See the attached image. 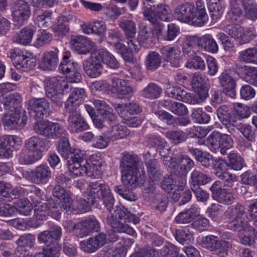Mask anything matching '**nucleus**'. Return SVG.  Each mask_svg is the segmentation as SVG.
Listing matches in <instances>:
<instances>
[{"label": "nucleus", "instance_id": "obj_1", "mask_svg": "<svg viewBox=\"0 0 257 257\" xmlns=\"http://www.w3.org/2000/svg\"><path fill=\"white\" fill-rule=\"evenodd\" d=\"M69 54L67 53L63 56L59 69L66 75L69 81L61 77H51L45 80L46 94L58 107L63 105V97L65 93L69 92L72 88L71 83H79L82 80V76L78 70V64L69 60Z\"/></svg>", "mask_w": 257, "mask_h": 257}, {"label": "nucleus", "instance_id": "obj_2", "mask_svg": "<svg viewBox=\"0 0 257 257\" xmlns=\"http://www.w3.org/2000/svg\"><path fill=\"white\" fill-rule=\"evenodd\" d=\"M234 212L235 218L228 223V228L239 231V238L241 244L247 246L253 245L257 240V231L248 224L244 208L239 206L234 209Z\"/></svg>", "mask_w": 257, "mask_h": 257}, {"label": "nucleus", "instance_id": "obj_3", "mask_svg": "<svg viewBox=\"0 0 257 257\" xmlns=\"http://www.w3.org/2000/svg\"><path fill=\"white\" fill-rule=\"evenodd\" d=\"M122 220L134 224L139 223L140 220L138 217L125 208H116L107 217V222L111 226L112 231L118 233H126L132 236L136 235V232L133 228L122 223L121 221Z\"/></svg>", "mask_w": 257, "mask_h": 257}, {"label": "nucleus", "instance_id": "obj_4", "mask_svg": "<svg viewBox=\"0 0 257 257\" xmlns=\"http://www.w3.org/2000/svg\"><path fill=\"white\" fill-rule=\"evenodd\" d=\"M87 190V199L90 200L92 204L102 199L107 209L111 211L114 199L107 185L97 182H92L89 184Z\"/></svg>", "mask_w": 257, "mask_h": 257}, {"label": "nucleus", "instance_id": "obj_5", "mask_svg": "<svg viewBox=\"0 0 257 257\" xmlns=\"http://www.w3.org/2000/svg\"><path fill=\"white\" fill-rule=\"evenodd\" d=\"M62 236V229L58 226H54L49 230H44L39 233L38 240L46 246L44 249L47 254L52 255L60 254L61 246L59 241Z\"/></svg>", "mask_w": 257, "mask_h": 257}, {"label": "nucleus", "instance_id": "obj_6", "mask_svg": "<svg viewBox=\"0 0 257 257\" xmlns=\"http://www.w3.org/2000/svg\"><path fill=\"white\" fill-rule=\"evenodd\" d=\"M173 156L169 160L164 161L165 165H168L167 161H171L169 167L170 171L176 176L181 177L184 179L188 172L194 167V161L188 156L181 153L173 154Z\"/></svg>", "mask_w": 257, "mask_h": 257}, {"label": "nucleus", "instance_id": "obj_7", "mask_svg": "<svg viewBox=\"0 0 257 257\" xmlns=\"http://www.w3.org/2000/svg\"><path fill=\"white\" fill-rule=\"evenodd\" d=\"M33 128L36 133L48 139H57L65 137L67 134L61 124L48 120H38Z\"/></svg>", "mask_w": 257, "mask_h": 257}, {"label": "nucleus", "instance_id": "obj_8", "mask_svg": "<svg viewBox=\"0 0 257 257\" xmlns=\"http://www.w3.org/2000/svg\"><path fill=\"white\" fill-rule=\"evenodd\" d=\"M30 114L35 119L48 117L51 112L49 102L45 98L32 99L29 101Z\"/></svg>", "mask_w": 257, "mask_h": 257}, {"label": "nucleus", "instance_id": "obj_9", "mask_svg": "<svg viewBox=\"0 0 257 257\" xmlns=\"http://www.w3.org/2000/svg\"><path fill=\"white\" fill-rule=\"evenodd\" d=\"M142 13L145 20L150 22L153 25L158 36L162 34L164 25L158 21L156 12V6L151 0H145L143 3Z\"/></svg>", "mask_w": 257, "mask_h": 257}, {"label": "nucleus", "instance_id": "obj_10", "mask_svg": "<svg viewBox=\"0 0 257 257\" xmlns=\"http://www.w3.org/2000/svg\"><path fill=\"white\" fill-rule=\"evenodd\" d=\"M121 180L124 187L127 189H134L142 186L146 180L145 173L139 170H130L121 172Z\"/></svg>", "mask_w": 257, "mask_h": 257}, {"label": "nucleus", "instance_id": "obj_11", "mask_svg": "<svg viewBox=\"0 0 257 257\" xmlns=\"http://www.w3.org/2000/svg\"><path fill=\"white\" fill-rule=\"evenodd\" d=\"M69 113L68 128L73 133H79L88 129L89 125L77 109H66Z\"/></svg>", "mask_w": 257, "mask_h": 257}, {"label": "nucleus", "instance_id": "obj_12", "mask_svg": "<svg viewBox=\"0 0 257 257\" xmlns=\"http://www.w3.org/2000/svg\"><path fill=\"white\" fill-rule=\"evenodd\" d=\"M175 16L179 21L183 23L192 22L196 25V12L195 6L190 3H186L179 6L175 11Z\"/></svg>", "mask_w": 257, "mask_h": 257}, {"label": "nucleus", "instance_id": "obj_13", "mask_svg": "<svg viewBox=\"0 0 257 257\" xmlns=\"http://www.w3.org/2000/svg\"><path fill=\"white\" fill-rule=\"evenodd\" d=\"M23 176L37 184H45L51 178V171L48 166L40 165L33 171L24 172Z\"/></svg>", "mask_w": 257, "mask_h": 257}, {"label": "nucleus", "instance_id": "obj_14", "mask_svg": "<svg viewBox=\"0 0 257 257\" xmlns=\"http://www.w3.org/2000/svg\"><path fill=\"white\" fill-rule=\"evenodd\" d=\"M20 110H16L6 114L2 118L4 126L10 130L23 127L27 123V117L25 111H23L22 116Z\"/></svg>", "mask_w": 257, "mask_h": 257}, {"label": "nucleus", "instance_id": "obj_15", "mask_svg": "<svg viewBox=\"0 0 257 257\" xmlns=\"http://www.w3.org/2000/svg\"><path fill=\"white\" fill-rule=\"evenodd\" d=\"M70 156V159L67 161L70 174H72V177L80 176L83 166L81 164L85 160L83 152L78 149H73Z\"/></svg>", "mask_w": 257, "mask_h": 257}, {"label": "nucleus", "instance_id": "obj_16", "mask_svg": "<svg viewBox=\"0 0 257 257\" xmlns=\"http://www.w3.org/2000/svg\"><path fill=\"white\" fill-rule=\"evenodd\" d=\"M208 78L204 74L199 72L193 74L191 85L197 94H199L201 99H206L208 96L209 84L207 83Z\"/></svg>", "mask_w": 257, "mask_h": 257}, {"label": "nucleus", "instance_id": "obj_17", "mask_svg": "<svg viewBox=\"0 0 257 257\" xmlns=\"http://www.w3.org/2000/svg\"><path fill=\"white\" fill-rule=\"evenodd\" d=\"M106 236L104 233L90 237L80 241L79 245L82 250L88 253L96 251L106 243Z\"/></svg>", "mask_w": 257, "mask_h": 257}, {"label": "nucleus", "instance_id": "obj_18", "mask_svg": "<svg viewBox=\"0 0 257 257\" xmlns=\"http://www.w3.org/2000/svg\"><path fill=\"white\" fill-rule=\"evenodd\" d=\"M17 69L23 71L32 69L36 66V59L15 51L11 53L10 56Z\"/></svg>", "mask_w": 257, "mask_h": 257}, {"label": "nucleus", "instance_id": "obj_19", "mask_svg": "<svg viewBox=\"0 0 257 257\" xmlns=\"http://www.w3.org/2000/svg\"><path fill=\"white\" fill-rule=\"evenodd\" d=\"M51 145L50 141L38 136H33L25 142V146L27 149L36 154L40 153L41 157L42 152L48 150Z\"/></svg>", "mask_w": 257, "mask_h": 257}, {"label": "nucleus", "instance_id": "obj_20", "mask_svg": "<svg viewBox=\"0 0 257 257\" xmlns=\"http://www.w3.org/2000/svg\"><path fill=\"white\" fill-rule=\"evenodd\" d=\"M70 44L73 49L81 54H86L95 49V43L81 35L72 36Z\"/></svg>", "mask_w": 257, "mask_h": 257}, {"label": "nucleus", "instance_id": "obj_21", "mask_svg": "<svg viewBox=\"0 0 257 257\" xmlns=\"http://www.w3.org/2000/svg\"><path fill=\"white\" fill-rule=\"evenodd\" d=\"M31 15L30 6L24 0H19L14 6V21L20 25H23Z\"/></svg>", "mask_w": 257, "mask_h": 257}, {"label": "nucleus", "instance_id": "obj_22", "mask_svg": "<svg viewBox=\"0 0 257 257\" xmlns=\"http://www.w3.org/2000/svg\"><path fill=\"white\" fill-rule=\"evenodd\" d=\"M202 246L214 252L216 257H225L223 241L216 236L210 235L205 237L202 240Z\"/></svg>", "mask_w": 257, "mask_h": 257}, {"label": "nucleus", "instance_id": "obj_23", "mask_svg": "<svg viewBox=\"0 0 257 257\" xmlns=\"http://www.w3.org/2000/svg\"><path fill=\"white\" fill-rule=\"evenodd\" d=\"M79 230L75 231L78 237H83L95 231H99L100 223L94 217H90L78 222Z\"/></svg>", "mask_w": 257, "mask_h": 257}, {"label": "nucleus", "instance_id": "obj_24", "mask_svg": "<svg viewBox=\"0 0 257 257\" xmlns=\"http://www.w3.org/2000/svg\"><path fill=\"white\" fill-rule=\"evenodd\" d=\"M205 143L212 151L225 154V135L213 131L208 137Z\"/></svg>", "mask_w": 257, "mask_h": 257}, {"label": "nucleus", "instance_id": "obj_25", "mask_svg": "<svg viewBox=\"0 0 257 257\" xmlns=\"http://www.w3.org/2000/svg\"><path fill=\"white\" fill-rule=\"evenodd\" d=\"M147 144L149 147H156L160 155L164 158V161H166L165 158H168L169 149L167 142L163 138L160 136L149 135L147 137Z\"/></svg>", "mask_w": 257, "mask_h": 257}, {"label": "nucleus", "instance_id": "obj_26", "mask_svg": "<svg viewBox=\"0 0 257 257\" xmlns=\"http://www.w3.org/2000/svg\"><path fill=\"white\" fill-rule=\"evenodd\" d=\"M19 138L16 136L0 137V156L6 158L13 155L15 145L18 142Z\"/></svg>", "mask_w": 257, "mask_h": 257}, {"label": "nucleus", "instance_id": "obj_27", "mask_svg": "<svg viewBox=\"0 0 257 257\" xmlns=\"http://www.w3.org/2000/svg\"><path fill=\"white\" fill-rule=\"evenodd\" d=\"M58 52L59 50L57 49L45 52L40 63V68L44 70H54L57 67L59 61Z\"/></svg>", "mask_w": 257, "mask_h": 257}, {"label": "nucleus", "instance_id": "obj_28", "mask_svg": "<svg viewBox=\"0 0 257 257\" xmlns=\"http://www.w3.org/2000/svg\"><path fill=\"white\" fill-rule=\"evenodd\" d=\"M2 99L0 100V110L3 108L10 110V112L20 110L19 106L22 101L20 95L17 93H13L4 96L2 94Z\"/></svg>", "mask_w": 257, "mask_h": 257}, {"label": "nucleus", "instance_id": "obj_29", "mask_svg": "<svg viewBox=\"0 0 257 257\" xmlns=\"http://www.w3.org/2000/svg\"><path fill=\"white\" fill-rule=\"evenodd\" d=\"M182 51L184 56L191 57L196 54L198 51V37L185 36L182 38Z\"/></svg>", "mask_w": 257, "mask_h": 257}, {"label": "nucleus", "instance_id": "obj_30", "mask_svg": "<svg viewBox=\"0 0 257 257\" xmlns=\"http://www.w3.org/2000/svg\"><path fill=\"white\" fill-rule=\"evenodd\" d=\"M115 109L118 115L123 119H128L131 115L138 114L141 111L139 104L135 101L128 104H117Z\"/></svg>", "mask_w": 257, "mask_h": 257}, {"label": "nucleus", "instance_id": "obj_31", "mask_svg": "<svg viewBox=\"0 0 257 257\" xmlns=\"http://www.w3.org/2000/svg\"><path fill=\"white\" fill-rule=\"evenodd\" d=\"M86 97L85 90L80 88H75L65 103L66 109H77L83 102Z\"/></svg>", "mask_w": 257, "mask_h": 257}, {"label": "nucleus", "instance_id": "obj_32", "mask_svg": "<svg viewBox=\"0 0 257 257\" xmlns=\"http://www.w3.org/2000/svg\"><path fill=\"white\" fill-rule=\"evenodd\" d=\"M122 155L120 163L121 172L139 170V166L141 162L137 156L126 152H124Z\"/></svg>", "mask_w": 257, "mask_h": 257}, {"label": "nucleus", "instance_id": "obj_33", "mask_svg": "<svg viewBox=\"0 0 257 257\" xmlns=\"http://www.w3.org/2000/svg\"><path fill=\"white\" fill-rule=\"evenodd\" d=\"M161 52L164 60L170 62L173 67H178L180 66V51L177 49L165 46L161 49Z\"/></svg>", "mask_w": 257, "mask_h": 257}, {"label": "nucleus", "instance_id": "obj_34", "mask_svg": "<svg viewBox=\"0 0 257 257\" xmlns=\"http://www.w3.org/2000/svg\"><path fill=\"white\" fill-rule=\"evenodd\" d=\"M83 68L86 73L92 78L99 76L102 71L101 64L92 56L84 62Z\"/></svg>", "mask_w": 257, "mask_h": 257}, {"label": "nucleus", "instance_id": "obj_35", "mask_svg": "<svg viewBox=\"0 0 257 257\" xmlns=\"http://www.w3.org/2000/svg\"><path fill=\"white\" fill-rule=\"evenodd\" d=\"M85 174L92 178H99L102 175L101 165L99 162H86L82 166L80 175Z\"/></svg>", "mask_w": 257, "mask_h": 257}, {"label": "nucleus", "instance_id": "obj_36", "mask_svg": "<svg viewBox=\"0 0 257 257\" xmlns=\"http://www.w3.org/2000/svg\"><path fill=\"white\" fill-rule=\"evenodd\" d=\"M199 208L193 205L189 208L179 213L175 217V220L177 223L185 224L191 222L199 215Z\"/></svg>", "mask_w": 257, "mask_h": 257}, {"label": "nucleus", "instance_id": "obj_37", "mask_svg": "<svg viewBox=\"0 0 257 257\" xmlns=\"http://www.w3.org/2000/svg\"><path fill=\"white\" fill-rule=\"evenodd\" d=\"M198 47L212 53L218 51V46L212 37L209 34L198 38Z\"/></svg>", "mask_w": 257, "mask_h": 257}, {"label": "nucleus", "instance_id": "obj_38", "mask_svg": "<svg viewBox=\"0 0 257 257\" xmlns=\"http://www.w3.org/2000/svg\"><path fill=\"white\" fill-rule=\"evenodd\" d=\"M189 151L195 156L196 160L204 167L208 168L213 166L214 159L212 155L209 153L202 152L198 149L193 148L189 149Z\"/></svg>", "mask_w": 257, "mask_h": 257}, {"label": "nucleus", "instance_id": "obj_39", "mask_svg": "<svg viewBox=\"0 0 257 257\" xmlns=\"http://www.w3.org/2000/svg\"><path fill=\"white\" fill-rule=\"evenodd\" d=\"M149 178L153 182H158L162 175L160 170L159 165L157 160L150 159L146 163Z\"/></svg>", "mask_w": 257, "mask_h": 257}, {"label": "nucleus", "instance_id": "obj_40", "mask_svg": "<svg viewBox=\"0 0 257 257\" xmlns=\"http://www.w3.org/2000/svg\"><path fill=\"white\" fill-rule=\"evenodd\" d=\"M211 177L199 171L194 170L191 174L190 188H196L211 181Z\"/></svg>", "mask_w": 257, "mask_h": 257}, {"label": "nucleus", "instance_id": "obj_41", "mask_svg": "<svg viewBox=\"0 0 257 257\" xmlns=\"http://www.w3.org/2000/svg\"><path fill=\"white\" fill-rule=\"evenodd\" d=\"M239 32L237 42L240 45L248 43L254 39L257 35L253 27L244 28L240 26V28H239Z\"/></svg>", "mask_w": 257, "mask_h": 257}, {"label": "nucleus", "instance_id": "obj_42", "mask_svg": "<svg viewBox=\"0 0 257 257\" xmlns=\"http://www.w3.org/2000/svg\"><path fill=\"white\" fill-rule=\"evenodd\" d=\"M162 92L161 87L154 83H150L141 91V94L146 98L154 99L159 98Z\"/></svg>", "mask_w": 257, "mask_h": 257}, {"label": "nucleus", "instance_id": "obj_43", "mask_svg": "<svg viewBox=\"0 0 257 257\" xmlns=\"http://www.w3.org/2000/svg\"><path fill=\"white\" fill-rule=\"evenodd\" d=\"M119 27L123 31L126 37H135L137 33L136 24L132 20L121 19L118 21Z\"/></svg>", "mask_w": 257, "mask_h": 257}, {"label": "nucleus", "instance_id": "obj_44", "mask_svg": "<svg viewBox=\"0 0 257 257\" xmlns=\"http://www.w3.org/2000/svg\"><path fill=\"white\" fill-rule=\"evenodd\" d=\"M109 134V138L112 140H114L122 139L128 136L130 134V131L125 126L116 123L111 126Z\"/></svg>", "mask_w": 257, "mask_h": 257}, {"label": "nucleus", "instance_id": "obj_45", "mask_svg": "<svg viewBox=\"0 0 257 257\" xmlns=\"http://www.w3.org/2000/svg\"><path fill=\"white\" fill-rule=\"evenodd\" d=\"M162 62L161 56L156 52H150L146 57L145 65L147 68L154 70L158 68Z\"/></svg>", "mask_w": 257, "mask_h": 257}, {"label": "nucleus", "instance_id": "obj_46", "mask_svg": "<svg viewBox=\"0 0 257 257\" xmlns=\"http://www.w3.org/2000/svg\"><path fill=\"white\" fill-rule=\"evenodd\" d=\"M228 165L234 170H240L245 164L240 156L232 151L228 156Z\"/></svg>", "mask_w": 257, "mask_h": 257}, {"label": "nucleus", "instance_id": "obj_47", "mask_svg": "<svg viewBox=\"0 0 257 257\" xmlns=\"http://www.w3.org/2000/svg\"><path fill=\"white\" fill-rule=\"evenodd\" d=\"M42 158L40 153L21 152L19 155V162L21 164H32Z\"/></svg>", "mask_w": 257, "mask_h": 257}, {"label": "nucleus", "instance_id": "obj_48", "mask_svg": "<svg viewBox=\"0 0 257 257\" xmlns=\"http://www.w3.org/2000/svg\"><path fill=\"white\" fill-rule=\"evenodd\" d=\"M196 25L202 26L207 20V15L203 3L201 0H197L196 3Z\"/></svg>", "mask_w": 257, "mask_h": 257}, {"label": "nucleus", "instance_id": "obj_49", "mask_svg": "<svg viewBox=\"0 0 257 257\" xmlns=\"http://www.w3.org/2000/svg\"><path fill=\"white\" fill-rule=\"evenodd\" d=\"M166 137L173 144H179L185 142L187 137L182 131H169L165 133Z\"/></svg>", "mask_w": 257, "mask_h": 257}, {"label": "nucleus", "instance_id": "obj_50", "mask_svg": "<svg viewBox=\"0 0 257 257\" xmlns=\"http://www.w3.org/2000/svg\"><path fill=\"white\" fill-rule=\"evenodd\" d=\"M245 15L248 19H257V7L253 0H244L243 3Z\"/></svg>", "mask_w": 257, "mask_h": 257}, {"label": "nucleus", "instance_id": "obj_51", "mask_svg": "<svg viewBox=\"0 0 257 257\" xmlns=\"http://www.w3.org/2000/svg\"><path fill=\"white\" fill-rule=\"evenodd\" d=\"M49 204L47 202H41L34 205V216L40 220L46 218L49 212Z\"/></svg>", "mask_w": 257, "mask_h": 257}, {"label": "nucleus", "instance_id": "obj_52", "mask_svg": "<svg viewBox=\"0 0 257 257\" xmlns=\"http://www.w3.org/2000/svg\"><path fill=\"white\" fill-rule=\"evenodd\" d=\"M34 34L32 30L24 28L18 34L16 41L23 45H28L32 41Z\"/></svg>", "mask_w": 257, "mask_h": 257}, {"label": "nucleus", "instance_id": "obj_53", "mask_svg": "<svg viewBox=\"0 0 257 257\" xmlns=\"http://www.w3.org/2000/svg\"><path fill=\"white\" fill-rule=\"evenodd\" d=\"M222 183L215 182L211 187L210 190L212 192L213 198L219 203H223L225 202V190L222 188Z\"/></svg>", "mask_w": 257, "mask_h": 257}, {"label": "nucleus", "instance_id": "obj_54", "mask_svg": "<svg viewBox=\"0 0 257 257\" xmlns=\"http://www.w3.org/2000/svg\"><path fill=\"white\" fill-rule=\"evenodd\" d=\"M36 14H38L36 17V23L39 27H47L51 24L52 13L49 11L38 12Z\"/></svg>", "mask_w": 257, "mask_h": 257}, {"label": "nucleus", "instance_id": "obj_55", "mask_svg": "<svg viewBox=\"0 0 257 257\" xmlns=\"http://www.w3.org/2000/svg\"><path fill=\"white\" fill-rule=\"evenodd\" d=\"M73 150V148H70L69 141L65 138V136L59 140L58 151L65 159H67L70 157V155Z\"/></svg>", "mask_w": 257, "mask_h": 257}, {"label": "nucleus", "instance_id": "obj_56", "mask_svg": "<svg viewBox=\"0 0 257 257\" xmlns=\"http://www.w3.org/2000/svg\"><path fill=\"white\" fill-rule=\"evenodd\" d=\"M153 34L151 31L146 29H142L139 32L138 40L140 44L145 47H148L153 44Z\"/></svg>", "mask_w": 257, "mask_h": 257}, {"label": "nucleus", "instance_id": "obj_57", "mask_svg": "<svg viewBox=\"0 0 257 257\" xmlns=\"http://www.w3.org/2000/svg\"><path fill=\"white\" fill-rule=\"evenodd\" d=\"M156 12L158 19L165 22H170L171 19V11L167 6L164 4L157 5Z\"/></svg>", "mask_w": 257, "mask_h": 257}, {"label": "nucleus", "instance_id": "obj_58", "mask_svg": "<svg viewBox=\"0 0 257 257\" xmlns=\"http://www.w3.org/2000/svg\"><path fill=\"white\" fill-rule=\"evenodd\" d=\"M175 238L182 244H188L193 239V234L188 228H184L176 231Z\"/></svg>", "mask_w": 257, "mask_h": 257}, {"label": "nucleus", "instance_id": "obj_59", "mask_svg": "<svg viewBox=\"0 0 257 257\" xmlns=\"http://www.w3.org/2000/svg\"><path fill=\"white\" fill-rule=\"evenodd\" d=\"M179 249L174 244L167 242L160 250L162 257H180L179 253Z\"/></svg>", "mask_w": 257, "mask_h": 257}, {"label": "nucleus", "instance_id": "obj_60", "mask_svg": "<svg viewBox=\"0 0 257 257\" xmlns=\"http://www.w3.org/2000/svg\"><path fill=\"white\" fill-rule=\"evenodd\" d=\"M242 15L240 5L236 0H232L230 3V11L228 15L231 21L234 22L239 19Z\"/></svg>", "mask_w": 257, "mask_h": 257}, {"label": "nucleus", "instance_id": "obj_61", "mask_svg": "<svg viewBox=\"0 0 257 257\" xmlns=\"http://www.w3.org/2000/svg\"><path fill=\"white\" fill-rule=\"evenodd\" d=\"M186 66L188 68L203 70L205 69L206 65L204 60L200 57L192 56L187 60Z\"/></svg>", "mask_w": 257, "mask_h": 257}, {"label": "nucleus", "instance_id": "obj_62", "mask_svg": "<svg viewBox=\"0 0 257 257\" xmlns=\"http://www.w3.org/2000/svg\"><path fill=\"white\" fill-rule=\"evenodd\" d=\"M17 206L16 211H18L21 213L27 215L32 209V203L25 198L19 199L15 202Z\"/></svg>", "mask_w": 257, "mask_h": 257}, {"label": "nucleus", "instance_id": "obj_63", "mask_svg": "<svg viewBox=\"0 0 257 257\" xmlns=\"http://www.w3.org/2000/svg\"><path fill=\"white\" fill-rule=\"evenodd\" d=\"M233 108L239 120L248 118L251 114L250 108L246 105L236 103L233 104Z\"/></svg>", "mask_w": 257, "mask_h": 257}, {"label": "nucleus", "instance_id": "obj_64", "mask_svg": "<svg viewBox=\"0 0 257 257\" xmlns=\"http://www.w3.org/2000/svg\"><path fill=\"white\" fill-rule=\"evenodd\" d=\"M243 73L245 80L252 85L257 87V68L244 66Z\"/></svg>", "mask_w": 257, "mask_h": 257}]
</instances>
